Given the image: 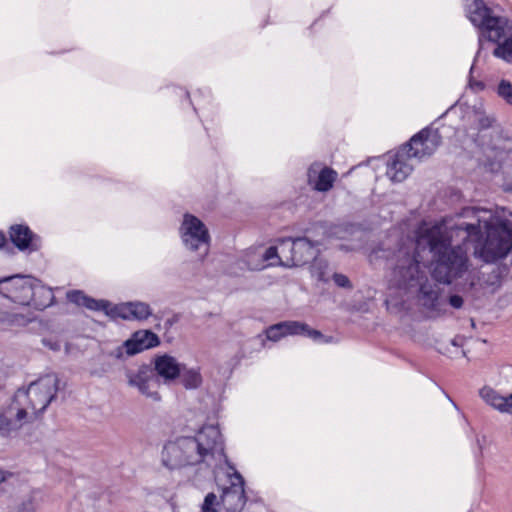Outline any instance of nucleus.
Segmentation results:
<instances>
[{
    "label": "nucleus",
    "instance_id": "nucleus-1",
    "mask_svg": "<svg viewBox=\"0 0 512 512\" xmlns=\"http://www.w3.org/2000/svg\"><path fill=\"white\" fill-rule=\"evenodd\" d=\"M458 231V224L448 227L446 223L423 222L416 231L417 247H429L433 256V278L443 284H451L464 278L471 263L467 249Z\"/></svg>",
    "mask_w": 512,
    "mask_h": 512
},
{
    "label": "nucleus",
    "instance_id": "nucleus-2",
    "mask_svg": "<svg viewBox=\"0 0 512 512\" xmlns=\"http://www.w3.org/2000/svg\"><path fill=\"white\" fill-rule=\"evenodd\" d=\"M456 231L463 242L474 243V256L486 263L505 258L512 250V228L491 210L468 207Z\"/></svg>",
    "mask_w": 512,
    "mask_h": 512
},
{
    "label": "nucleus",
    "instance_id": "nucleus-3",
    "mask_svg": "<svg viewBox=\"0 0 512 512\" xmlns=\"http://www.w3.org/2000/svg\"><path fill=\"white\" fill-rule=\"evenodd\" d=\"M223 453V441L217 426H203L194 437H181L167 443L162 451V462L169 469L197 465Z\"/></svg>",
    "mask_w": 512,
    "mask_h": 512
},
{
    "label": "nucleus",
    "instance_id": "nucleus-4",
    "mask_svg": "<svg viewBox=\"0 0 512 512\" xmlns=\"http://www.w3.org/2000/svg\"><path fill=\"white\" fill-rule=\"evenodd\" d=\"M467 17L479 29V50H482L483 40L497 43L493 55L512 63V21L503 16L495 15L483 0H468L466 4Z\"/></svg>",
    "mask_w": 512,
    "mask_h": 512
},
{
    "label": "nucleus",
    "instance_id": "nucleus-5",
    "mask_svg": "<svg viewBox=\"0 0 512 512\" xmlns=\"http://www.w3.org/2000/svg\"><path fill=\"white\" fill-rule=\"evenodd\" d=\"M416 249L400 243L394 249H380L378 257L386 260V278L390 288L412 291L428 275L427 266L418 259Z\"/></svg>",
    "mask_w": 512,
    "mask_h": 512
},
{
    "label": "nucleus",
    "instance_id": "nucleus-6",
    "mask_svg": "<svg viewBox=\"0 0 512 512\" xmlns=\"http://www.w3.org/2000/svg\"><path fill=\"white\" fill-rule=\"evenodd\" d=\"M67 299L78 306H84L93 311L103 310L107 315L119 317L124 320H145L152 313L149 305L143 302L123 303L108 309V301L96 300L85 295L80 290L69 291L67 293Z\"/></svg>",
    "mask_w": 512,
    "mask_h": 512
},
{
    "label": "nucleus",
    "instance_id": "nucleus-7",
    "mask_svg": "<svg viewBox=\"0 0 512 512\" xmlns=\"http://www.w3.org/2000/svg\"><path fill=\"white\" fill-rule=\"evenodd\" d=\"M317 246L318 243L306 237L280 239L281 266L290 268L307 264L316 258Z\"/></svg>",
    "mask_w": 512,
    "mask_h": 512
},
{
    "label": "nucleus",
    "instance_id": "nucleus-8",
    "mask_svg": "<svg viewBox=\"0 0 512 512\" xmlns=\"http://www.w3.org/2000/svg\"><path fill=\"white\" fill-rule=\"evenodd\" d=\"M34 278L25 275H13L0 279V294L20 305H30L33 300Z\"/></svg>",
    "mask_w": 512,
    "mask_h": 512
},
{
    "label": "nucleus",
    "instance_id": "nucleus-9",
    "mask_svg": "<svg viewBox=\"0 0 512 512\" xmlns=\"http://www.w3.org/2000/svg\"><path fill=\"white\" fill-rule=\"evenodd\" d=\"M180 234L187 249L192 251L203 249V256L208 253L210 236L200 219L191 214H185Z\"/></svg>",
    "mask_w": 512,
    "mask_h": 512
},
{
    "label": "nucleus",
    "instance_id": "nucleus-10",
    "mask_svg": "<svg viewBox=\"0 0 512 512\" xmlns=\"http://www.w3.org/2000/svg\"><path fill=\"white\" fill-rule=\"evenodd\" d=\"M59 382L60 380L56 374H47L31 382L24 390L33 399L37 409L44 413L57 395Z\"/></svg>",
    "mask_w": 512,
    "mask_h": 512
},
{
    "label": "nucleus",
    "instance_id": "nucleus-11",
    "mask_svg": "<svg viewBox=\"0 0 512 512\" xmlns=\"http://www.w3.org/2000/svg\"><path fill=\"white\" fill-rule=\"evenodd\" d=\"M126 377L128 385L137 388L143 396L156 402L161 400L158 392L160 380L149 366L143 365L136 371H128Z\"/></svg>",
    "mask_w": 512,
    "mask_h": 512
},
{
    "label": "nucleus",
    "instance_id": "nucleus-12",
    "mask_svg": "<svg viewBox=\"0 0 512 512\" xmlns=\"http://www.w3.org/2000/svg\"><path fill=\"white\" fill-rule=\"evenodd\" d=\"M232 473H229L230 486L223 490L221 505L227 512H241L245 503L244 479L242 475L229 465Z\"/></svg>",
    "mask_w": 512,
    "mask_h": 512
},
{
    "label": "nucleus",
    "instance_id": "nucleus-13",
    "mask_svg": "<svg viewBox=\"0 0 512 512\" xmlns=\"http://www.w3.org/2000/svg\"><path fill=\"white\" fill-rule=\"evenodd\" d=\"M441 144V135L438 130L423 129L414 135L410 141L405 144L409 154L418 160L431 156Z\"/></svg>",
    "mask_w": 512,
    "mask_h": 512
},
{
    "label": "nucleus",
    "instance_id": "nucleus-14",
    "mask_svg": "<svg viewBox=\"0 0 512 512\" xmlns=\"http://www.w3.org/2000/svg\"><path fill=\"white\" fill-rule=\"evenodd\" d=\"M412 159L407 146L401 147L387 164V176L393 182L404 181L413 170V164L410 163Z\"/></svg>",
    "mask_w": 512,
    "mask_h": 512
},
{
    "label": "nucleus",
    "instance_id": "nucleus-15",
    "mask_svg": "<svg viewBox=\"0 0 512 512\" xmlns=\"http://www.w3.org/2000/svg\"><path fill=\"white\" fill-rule=\"evenodd\" d=\"M337 175L335 170L322 167L321 163L315 162L307 171L308 184L316 191L327 192L333 187Z\"/></svg>",
    "mask_w": 512,
    "mask_h": 512
},
{
    "label": "nucleus",
    "instance_id": "nucleus-16",
    "mask_svg": "<svg viewBox=\"0 0 512 512\" xmlns=\"http://www.w3.org/2000/svg\"><path fill=\"white\" fill-rule=\"evenodd\" d=\"M27 421L22 416V410L19 409L11 400L9 405L0 412V432L8 436L12 432L18 431Z\"/></svg>",
    "mask_w": 512,
    "mask_h": 512
},
{
    "label": "nucleus",
    "instance_id": "nucleus-17",
    "mask_svg": "<svg viewBox=\"0 0 512 512\" xmlns=\"http://www.w3.org/2000/svg\"><path fill=\"white\" fill-rule=\"evenodd\" d=\"M153 371L158 379L162 378L165 383H169L180 377L182 365L176 358L164 354L154 359Z\"/></svg>",
    "mask_w": 512,
    "mask_h": 512
},
{
    "label": "nucleus",
    "instance_id": "nucleus-18",
    "mask_svg": "<svg viewBox=\"0 0 512 512\" xmlns=\"http://www.w3.org/2000/svg\"><path fill=\"white\" fill-rule=\"evenodd\" d=\"M158 336L149 330H139L132 337L124 342L128 355H135L146 349L159 345Z\"/></svg>",
    "mask_w": 512,
    "mask_h": 512
},
{
    "label": "nucleus",
    "instance_id": "nucleus-19",
    "mask_svg": "<svg viewBox=\"0 0 512 512\" xmlns=\"http://www.w3.org/2000/svg\"><path fill=\"white\" fill-rule=\"evenodd\" d=\"M408 293H417L418 303L428 310H437L439 300L438 287L429 281L428 275L425 281H420L419 286H415Z\"/></svg>",
    "mask_w": 512,
    "mask_h": 512
},
{
    "label": "nucleus",
    "instance_id": "nucleus-20",
    "mask_svg": "<svg viewBox=\"0 0 512 512\" xmlns=\"http://www.w3.org/2000/svg\"><path fill=\"white\" fill-rule=\"evenodd\" d=\"M12 401L19 409L22 410V416L27 423L34 422L43 414L40 409H37L35 402L24 389H18L14 394Z\"/></svg>",
    "mask_w": 512,
    "mask_h": 512
},
{
    "label": "nucleus",
    "instance_id": "nucleus-21",
    "mask_svg": "<svg viewBox=\"0 0 512 512\" xmlns=\"http://www.w3.org/2000/svg\"><path fill=\"white\" fill-rule=\"evenodd\" d=\"M279 324L282 331L284 332V336L306 335L314 341H330L329 339H324V335L320 331L310 328L306 323L299 321H283L279 322Z\"/></svg>",
    "mask_w": 512,
    "mask_h": 512
},
{
    "label": "nucleus",
    "instance_id": "nucleus-22",
    "mask_svg": "<svg viewBox=\"0 0 512 512\" xmlns=\"http://www.w3.org/2000/svg\"><path fill=\"white\" fill-rule=\"evenodd\" d=\"M10 239L20 250L36 249L35 235L25 225H14L10 228Z\"/></svg>",
    "mask_w": 512,
    "mask_h": 512
},
{
    "label": "nucleus",
    "instance_id": "nucleus-23",
    "mask_svg": "<svg viewBox=\"0 0 512 512\" xmlns=\"http://www.w3.org/2000/svg\"><path fill=\"white\" fill-rule=\"evenodd\" d=\"M33 292V300L31 301L30 305H32L34 308L42 310L53 303V291L50 288L40 284L36 279H34Z\"/></svg>",
    "mask_w": 512,
    "mask_h": 512
},
{
    "label": "nucleus",
    "instance_id": "nucleus-24",
    "mask_svg": "<svg viewBox=\"0 0 512 512\" xmlns=\"http://www.w3.org/2000/svg\"><path fill=\"white\" fill-rule=\"evenodd\" d=\"M483 401L500 413L506 414V396L501 395L495 389L485 386L479 391Z\"/></svg>",
    "mask_w": 512,
    "mask_h": 512
},
{
    "label": "nucleus",
    "instance_id": "nucleus-25",
    "mask_svg": "<svg viewBox=\"0 0 512 512\" xmlns=\"http://www.w3.org/2000/svg\"><path fill=\"white\" fill-rule=\"evenodd\" d=\"M313 263L310 266V273L313 278L320 282L327 283L331 279V270L329 264L324 259H313Z\"/></svg>",
    "mask_w": 512,
    "mask_h": 512
},
{
    "label": "nucleus",
    "instance_id": "nucleus-26",
    "mask_svg": "<svg viewBox=\"0 0 512 512\" xmlns=\"http://www.w3.org/2000/svg\"><path fill=\"white\" fill-rule=\"evenodd\" d=\"M180 376L182 384L187 389H195L201 385L202 377L197 369L184 370Z\"/></svg>",
    "mask_w": 512,
    "mask_h": 512
},
{
    "label": "nucleus",
    "instance_id": "nucleus-27",
    "mask_svg": "<svg viewBox=\"0 0 512 512\" xmlns=\"http://www.w3.org/2000/svg\"><path fill=\"white\" fill-rule=\"evenodd\" d=\"M493 150L495 151V158L499 162L512 159V140H503L499 145H495Z\"/></svg>",
    "mask_w": 512,
    "mask_h": 512
},
{
    "label": "nucleus",
    "instance_id": "nucleus-28",
    "mask_svg": "<svg viewBox=\"0 0 512 512\" xmlns=\"http://www.w3.org/2000/svg\"><path fill=\"white\" fill-rule=\"evenodd\" d=\"M496 94L506 104L512 106V83L507 79H501L495 89Z\"/></svg>",
    "mask_w": 512,
    "mask_h": 512
},
{
    "label": "nucleus",
    "instance_id": "nucleus-29",
    "mask_svg": "<svg viewBox=\"0 0 512 512\" xmlns=\"http://www.w3.org/2000/svg\"><path fill=\"white\" fill-rule=\"evenodd\" d=\"M474 116L479 130L492 128L496 123V118L493 115L487 114L482 110H476Z\"/></svg>",
    "mask_w": 512,
    "mask_h": 512
},
{
    "label": "nucleus",
    "instance_id": "nucleus-30",
    "mask_svg": "<svg viewBox=\"0 0 512 512\" xmlns=\"http://www.w3.org/2000/svg\"><path fill=\"white\" fill-rule=\"evenodd\" d=\"M281 252H280V240L276 246H271L266 249L265 253L261 256L263 262H269L268 265H281Z\"/></svg>",
    "mask_w": 512,
    "mask_h": 512
},
{
    "label": "nucleus",
    "instance_id": "nucleus-31",
    "mask_svg": "<svg viewBox=\"0 0 512 512\" xmlns=\"http://www.w3.org/2000/svg\"><path fill=\"white\" fill-rule=\"evenodd\" d=\"M37 509V504L35 497L29 495L25 497L22 502L19 504L17 508V512H35Z\"/></svg>",
    "mask_w": 512,
    "mask_h": 512
},
{
    "label": "nucleus",
    "instance_id": "nucleus-32",
    "mask_svg": "<svg viewBox=\"0 0 512 512\" xmlns=\"http://www.w3.org/2000/svg\"><path fill=\"white\" fill-rule=\"evenodd\" d=\"M265 333L267 339L274 342L280 340L282 337H285L279 323L269 326Z\"/></svg>",
    "mask_w": 512,
    "mask_h": 512
},
{
    "label": "nucleus",
    "instance_id": "nucleus-33",
    "mask_svg": "<svg viewBox=\"0 0 512 512\" xmlns=\"http://www.w3.org/2000/svg\"><path fill=\"white\" fill-rule=\"evenodd\" d=\"M217 504V496L214 493H208L202 504V512H217L215 506Z\"/></svg>",
    "mask_w": 512,
    "mask_h": 512
},
{
    "label": "nucleus",
    "instance_id": "nucleus-34",
    "mask_svg": "<svg viewBox=\"0 0 512 512\" xmlns=\"http://www.w3.org/2000/svg\"><path fill=\"white\" fill-rule=\"evenodd\" d=\"M331 278L333 279L334 283L341 288H351V282L348 279V277L341 273H331Z\"/></svg>",
    "mask_w": 512,
    "mask_h": 512
},
{
    "label": "nucleus",
    "instance_id": "nucleus-35",
    "mask_svg": "<svg viewBox=\"0 0 512 512\" xmlns=\"http://www.w3.org/2000/svg\"><path fill=\"white\" fill-rule=\"evenodd\" d=\"M449 304L455 308L459 309L463 305V298L459 295H452L449 297Z\"/></svg>",
    "mask_w": 512,
    "mask_h": 512
},
{
    "label": "nucleus",
    "instance_id": "nucleus-36",
    "mask_svg": "<svg viewBox=\"0 0 512 512\" xmlns=\"http://www.w3.org/2000/svg\"><path fill=\"white\" fill-rule=\"evenodd\" d=\"M506 414L512 415V393L506 396Z\"/></svg>",
    "mask_w": 512,
    "mask_h": 512
},
{
    "label": "nucleus",
    "instance_id": "nucleus-37",
    "mask_svg": "<svg viewBox=\"0 0 512 512\" xmlns=\"http://www.w3.org/2000/svg\"><path fill=\"white\" fill-rule=\"evenodd\" d=\"M6 238L5 235L0 231V248L5 244Z\"/></svg>",
    "mask_w": 512,
    "mask_h": 512
},
{
    "label": "nucleus",
    "instance_id": "nucleus-38",
    "mask_svg": "<svg viewBox=\"0 0 512 512\" xmlns=\"http://www.w3.org/2000/svg\"><path fill=\"white\" fill-rule=\"evenodd\" d=\"M4 480H5L4 473H3V471L0 470V483L3 482Z\"/></svg>",
    "mask_w": 512,
    "mask_h": 512
}]
</instances>
